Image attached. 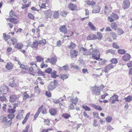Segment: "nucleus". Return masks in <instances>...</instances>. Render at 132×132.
Instances as JSON below:
<instances>
[{"instance_id":"f257e3e1","label":"nucleus","mask_w":132,"mask_h":132,"mask_svg":"<svg viewBox=\"0 0 132 132\" xmlns=\"http://www.w3.org/2000/svg\"><path fill=\"white\" fill-rule=\"evenodd\" d=\"M92 58L96 60H100L102 59L100 58V54L99 51L97 49L93 50L92 51Z\"/></svg>"},{"instance_id":"f03ea898","label":"nucleus","mask_w":132,"mask_h":132,"mask_svg":"<svg viewBox=\"0 0 132 132\" xmlns=\"http://www.w3.org/2000/svg\"><path fill=\"white\" fill-rule=\"evenodd\" d=\"M79 48L80 52L82 53L84 55H90L92 54V53L89 50H87L82 47H79Z\"/></svg>"},{"instance_id":"7ed1b4c3","label":"nucleus","mask_w":132,"mask_h":132,"mask_svg":"<svg viewBox=\"0 0 132 132\" xmlns=\"http://www.w3.org/2000/svg\"><path fill=\"white\" fill-rule=\"evenodd\" d=\"M92 88V92L93 94L97 95H99L101 94V89L99 87L95 86Z\"/></svg>"},{"instance_id":"20e7f679","label":"nucleus","mask_w":132,"mask_h":132,"mask_svg":"<svg viewBox=\"0 0 132 132\" xmlns=\"http://www.w3.org/2000/svg\"><path fill=\"white\" fill-rule=\"evenodd\" d=\"M111 63H110L105 67L104 69L102 70V72H104L105 73L108 72L111 69H113L115 66Z\"/></svg>"},{"instance_id":"39448f33","label":"nucleus","mask_w":132,"mask_h":132,"mask_svg":"<svg viewBox=\"0 0 132 132\" xmlns=\"http://www.w3.org/2000/svg\"><path fill=\"white\" fill-rule=\"evenodd\" d=\"M56 80L51 82L48 87V89L50 90H52L55 88L57 86V83H55Z\"/></svg>"},{"instance_id":"423d86ee","label":"nucleus","mask_w":132,"mask_h":132,"mask_svg":"<svg viewBox=\"0 0 132 132\" xmlns=\"http://www.w3.org/2000/svg\"><path fill=\"white\" fill-rule=\"evenodd\" d=\"M130 2L129 0H124L122 4V7L124 9L129 8L130 6Z\"/></svg>"},{"instance_id":"0eeeda50","label":"nucleus","mask_w":132,"mask_h":132,"mask_svg":"<svg viewBox=\"0 0 132 132\" xmlns=\"http://www.w3.org/2000/svg\"><path fill=\"white\" fill-rule=\"evenodd\" d=\"M118 97L119 96L115 94L110 98V101L112 104L114 103L116 101L118 102L119 101Z\"/></svg>"},{"instance_id":"6e6552de","label":"nucleus","mask_w":132,"mask_h":132,"mask_svg":"<svg viewBox=\"0 0 132 132\" xmlns=\"http://www.w3.org/2000/svg\"><path fill=\"white\" fill-rule=\"evenodd\" d=\"M9 90L8 87L6 86H3L0 88V90L2 94H6Z\"/></svg>"},{"instance_id":"1a4fd4ad","label":"nucleus","mask_w":132,"mask_h":132,"mask_svg":"<svg viewBox=\"0 0 132 132\" xmlns=\"http://www.w3.org/2000/svg\"><path fill=\"white\" fill-rule=\"evenodd\" d=\"M131 58V55L128 53H126L122 57V60L124 61H128Z\"/></svg>"},{"instance_id":"9d476101","label":"nucleus","mask_w":132,"mask_h":132,"mask_svg":"<svg viewBox=\"0 0 132 132\" xmlns=\"http://www.w3.org/2000/svg\"><path fill=\"white\" fill-rule=\"evenodd\" d=\"M17 96L15 95H11L10 97L9 101L11 102H14L18 98Z\"/></svg>"},{"instance_id":"9b49d317","label":"nucleus","mask_w":132,"mask_h":132,"mask_svg":"<svg viewBox=\"0 0 132 132\" xmlns=\"http://www.w3.org/2000/svg\"><path fill=\"white\" fill-rule=\"evenodd\" d=\"M59 29L60 32L63 33L64 34H66L67 33L68 30L67 28L64 25L61 26L59 28Z\"/></svg>"},{"instance_id":"f8f14e48","label":"nucleus","mask_w":132,"mask_h":132,"mask_svg":"<svg viewBox=\"0 0 132 132\" xmlns=\"http://www.w3.org/2000/svg\"><path fill=\"white\" fill-rule=\"evenodd\" d=\"M78 52L74 50H71L70 51L71 57L72 58L77 56Z\"/></svg>"},{"instance_id":"ddd939ff","label":"nucleus","mask_w":132,"mask_h":132,"mask_svg":"<svg viewBox=\"0 0 132 132\" xmlns=\"http://www.w3.org/2000/svg\"><path fill=\"white\" fill-rule=\"evenodd\" d=\"M97 39V36L95 35L91 34L89 35L87 39L88 40H95Z\"/></svg>"},{"instance_id":"4468645a","label":"nucleus","mask_w":132,"mask_h":132,"mask_svg":"<svg viewBox=\"0 0 132 132\" xmlns=\"http://www.w3.org/2000/svg\"><path fill=\"white\" fill-rule=\"evenodd\" d=\"M5 67L8 70H10L13 69V66L11 63L8 62L5 65Z\"/></svg>"},{"instance_id":"2eb2a0df","label":"nucleus","mask_w":132,"mask_h":132,"mask_svg":"<svg viewBox=\"0 0 132 132\" xmlns=\"http://www.w3.org/2000/svg\"><path fill=\"white\" fill-rule=\"evenodd\" d=\"M53 13V11L50 10H48L45 11L44 12V14L46 16L50 17L52 15V13Z\"/></svg>"},{"instance_id":"dca6fc26","label":"nucleus","mask_w":132,"mask_h":132,"mask_svg":"<svg viewBox=\"0 0 132 132\" xmlns=\"http://www.w3.org/2000/svg\"><path fill=\"white\" fill-rule=\"evenodd\" d=\"M100 8L98 6L96 5L95 7L92 11V12L93 13H99L100 11Z\"/></svg>"},{"instance_id":"f3484780","label":"nucleus","mask_w":132,"mask_h":132,"mask_svg":"<svg viewBox=\"0 0 132 132\" xmlns=\"http://www.w3.org/2000/svg\"><path fill=\"white\" fill-rule=\"evenodd\" d=\"M34 70H35V72H37L39 76H44V72L39 69L37 68L36 69H34Z\"/></svg>"},{"instance_id":"a211bd4d","label":"nucleus","mask_w":132,"mask_h":132,"mask_svg":"<svg viewBox=\"0 0 132 132\" xmlns=\"http://www.w3.org/2000/svg\"><path fill=\"white\" fill-rule=\"evenodd\" d=\"M27 70L29 71V73L30 74L33 75V76H35V75L33 74L34 73H35V70L33 69V67H28L27 68Z\"/></svg>"},{"instance_id":"6ab92c4d","label":"nucleus","mask_w":132,"mask_h":132,"mask_svg":"<svg viewBox=\"0 0 132 132\" xmlns=\"http://www.w3.org/2000/svg\"><path fill=\"white\" fill-rule=\"evenodd\" d=\"M49 112L51 115L54 116L57 113V111L56 109L53 108L50 109Z\"/></svg>"},{"instance_id":"aec40b11","label":"nucleus","mask_w":132,"mask_h":132,"mask_svg":"<svg viewBox=\"0 0 132 132\" xmlns=\"http://www.w3.org/2000/svg\"><path fill=\"white\" fill-rule=\"evenodd\" d=\"M23 47V44L21 43H18L16 44L14 46V48L18 50L21 49Z\"/></svg>"},{"instance_id":"412c9836","label":"nucleus","mask_w":132,"mask_h":132,"mask_svg":"<svg viewBox=\"0 0 132 132\" xmlns=\"http://www.w3.org/2000/svg\"><path fill=\"white\" fill-rule=\"evenodd\" d=\"M91 106L95 109L99 111H101L102 109L99 105H97L94 104H90Z\"/></svg>"},{"instance_id":"4be33fe9","label":"nucleus","mask_w":132,"mask_h":132,"mask_svg":"<svg viewBox=\"0 0 132 132\" xmlns=\"http://www.w3.org/2000/svg\"><path fill=\"white\" fill-rule=\"evenodd\" d=\"M38 45L39 44L38 41L35 40L33 42L32 44L31 45V47H32L37 48Z\"/></svg>"},{"instance_id":"5701e85b","label":"nucleus","mask_w":132,"mask_h":132,"mask_svg":"<svg viewBox=\"0 0 132 132\" xmlns=\"http://www.w3.org/2000/svg\"><path fill=\"white\" fill-rule=\"evenodd\" d=\"M69 7L72 10H75L76 9V6L75 4L70 3L69 6Z\"/></svg>"},{"instance_id":"b1692460","label":"nucleus","mask_w":132,"mask_h":132,"mask_svg":"<svg viewBox=\"0 0 132 132\" xmlns=\"http://www.w3.org/2000/svg\"><path fill=\"white\" fill-rule=\"evenodd\" d=\"M9 18L18 17L14 12L12 10H11L9 13Z\"/></svg>"},{"instance_id":"393cba45","label":"nucleus","mask_w":132,"mask_h":132,"mask_svg":"<svg viewBox=\"0 0 132 132\" xmlns=\"http://www.w3.org/2000/svg\"><path fill=\"white\" fill-rule=\"evenodd\" d=\"M14 77H13V78L11 79L12 80V82L10 83L9 85L12 87H13L18 86V85L15 84L14 82Z\"/></svg>"},{"instance_id":"a878e982","label":"nucleus","mask_w":132,"mask_h":132,"mask_svg":"<svg viewBox=\"0 0 132 132\" xmlns=\"http://www.w3.org/2000/svg\"><path fill=\"white\" fill-rule=\"evenodd\" d=\"M17 18L18 17L9 18V21L15 24L18 22L17 20Z\"/></svg>"},{"instance_id":"bb28decb","label":"nucleus","mask_w":132,"mask_h":132,"mask_svg":"<svg viewBox=\"0 0 132 132\" xmlns=\"http://www.w3.org/2000/svg\"><path fill=\"white\" fill-rule=\"evenodd\" d=\"M111 27L113 29L116 30L117 29V25L116 22H113L111 24Z\"/></svg>"},{"instance_id":"cd10ccee","label":"nucleus","mask_w":132,"mask_h":132,"mask_svg":"<svg viewBox=\"0 0 132 132\" xmlns=\"http://www.w3.org/2000/svg\"><path fill=\"white\" fill-rule=\"evenodd\" d=\"M22 112H20L16 116L17 118L19 119H21L23 118V110H21Z\"/></svg>"},{"instance_id":"c85d7f7f","label":"nucleus","mask_w":132,"mask_h":132,"mask_svg":"<svg viewBox=\"0 0 132 132\" xmlns=\"http://www.w3.org/2000/svg\"><path fill=\"white\" fill-rule=\"evenodd\" d=\"M88 24L90 27L91 29L92 30L95 31L96 30V28L94 26L92 22H89Z\"/></svg>"},{"instance_id":"c756f323","label":"nucleus","mask_w":132,"mask_h":132,"mask_svg":"<svg viewBox=\"0 0 132 132\" xmlns=\"http://www.w3.org/2000/svg\"><path fill=\"white\" fill-rule=\"evenodd\" d=\"M53 12L54 13L53 14V17L55 19H57L58 18L59 16V12L58 11H54Z\"/></svg>"},{"instance_id":"7c9ffc66","label":"nucleus","mask_w":132,"mask_h":132,"mask_svg":"<svg viewBox=\"0 0 132 132\" xmlns=\"http://www.w3.org/2000/svg\"><path fill=\"white\" fill-rule=\"evenodd\" d=\"M3 37L4 40L5 41H7V42H8L7 40L9 39H10H10H11L9 35H6L5 33H4L3 34Z\"/></svg>"},{"instance_id":"2f4dec72","label":"nucleus","mask_w":132,"mask_h":132,"mask_svg":"<svg viewBox=\"0 0 132 132\" xmlns=\"http://www.w3.org/2000/svg\"><path fill=\"white\" fill-rule=\"evenodd\" d=\"M30 114V112H29L27 114L24 119L22 122V123L23 124H24L26 123L27 120L28 119L29 117Z\"/></svg>"},{"instance_id":"473e14b6","label":"nucleus","mask_w":132,"mask_h":132,"mask_svg":"<svg viewBox=\"0 0 132 132\" xmlns=\"http://www.w3.org/2000/svg\"><path fill=\"white\" fill-rule=\"evenodd\" d=\"M39 45H44L46 43V41L45 39H43L39 41H38Z\"/></svg>"},{"instance_id":"72a5a7b5","label":"nucleus","mask_w":132,"mask_h":132,"mask_svg":"<svg viewBox=\"0 0 132 132\" xmlns=\"http://www.w3.org/2000/svg\"><path fill=\"white\" fill-rule=\"evenodd\" d=\"M36 59L37 60V62H40L43 61L44 58L40 56H37L36 57Z\"/></svg>"},{"instance_id":"f704fd0d","label":"nucleus","mask_w":132,"mask_h":132,"mask_svg":"<svg viewBox=\"0 0 132 132\" xmlns=\"http://www.w3.org/2000/svg\"><path fill=\"white\" fill-rule=\"evenodd\" d=\"M97 39L99 40H101L103 38V36L101 33L100 32H98L97 33Z\"/></svg>"},{"instance_id":"c9c22d12","label":"nucleus","mask_w":132,"mask_h":132,"mask_svg":"<svg viewBox=\"0 0 132 132\" xmlns=\"http://www.w3.org/2000/svg\"><path fill=\"white\" fill-rule=\"evenodd\" d=\"M111 15V16L114 20H117L119 18V16L116 14L114 13H112Z\"/></svg>"},{"instance_id":"e433bc0d","label":"nucleus","mask_w":132,"mask_h":132,"mask_svg":"<svg viewBox=\"0 0 132 132\" xmlns=\"http://www.w3.org/2000/svg\"><path fill=\"white\" fill-rule=\"evenodd\" d=\"M22 97H23V100H26L27 98L29 97V95L26 92H24L22 95Z\"/></svg>"},{"instance_id":"4c0bfd02","label":"nucleus","mask_w":132,"mask_h":132,"mask_svg":"<svg viewBox=\"0 0 132 132\" xmlns=\"http://www.w3.org/2000/svg\"><path fill=\"white\" fill-rule=\"evenodd\" d=\"M110 36L112 37L113 39H116L117 37V34L114 32H111L110 34Z\"/></svg>"},{"instance_id":"58836bf2","label":"nucleus","mask_w":132,"mask_h":132,"mask_svg":"<svg viewBox=\"0 0 132 132\" xmlns=\"http://www.w3.org/2000/svg\"><path fill=\"white\" fill-rule=\"evenodd\" d=\"M76 47V44L71 42L70 44V45L68 46V48L70 49H73L75 48Z\"/></svg>"},{"instance_id":"ea45409f","label":"nucleus","mask_w":132,"mask_h":132,"mask_svg":"<svg viewBox=\"0 0 132 132\" xmlns=\"http://www.w3.org/2000/svg\"><path fill=\"white\" fill-rule=\"evenodd\" d=\"M57 61V59L56 57H52L51 59V63L53 64H56V62Z\"/></svg>"},{"instance_id":"a19ab883","label":"nucleus","mask_w":132,"mask_h":132,"mask_svg":"<svg viewBox=\"0 0 132 132\" xmlns=\"http://www.w3.org/2000/svg\"><path fill=\"white\" fill-rule=\"evenodd\" d=\"M86 2L88 5L92 6L95 5L96 4L95 2L93 1H91L89 0L87 1Z\"/></svg>"},{"instance_id":"79ce46f5","label":"nucleus","mask_w":132,"mask_h":132,"mask_svg":"<svg viewBox=\"0 0 132 132\" xmlns=\"http://www.w3.org/2000/svg\"><path fill=\"white\" fill-rule=\"evenodd\" d=\"M125 99L126 101L129 102L132 100V97L130 95H129L127 97H125Z\"/></svg>"},{"instance_id":"37998d69","label":"nucleus","mask_w":132,"mask_h":132,"mask_svg":"<svg viewBox=\"0 0 132 132\" xmlns=\"http://www.w3.org/2000/svg\"><path fill=\"white\" fill-rule=\"evenodd\" d=\"M82 108L87 111H89L91 110L85 104H83L82 105Z\"/></svg>"},{"instance_id":"c03bdc74","label":"nucleus","mask_w":132,"mask_h":132,"mask_svg":"<svg viewBox=\"0 0 132 132\" xmlns=\"http://www.w3.org/2000/svg\"><path fill=\"white\" fill-rule=\"evenodd\" d=\"M3 94H0V99L1 101L2 102L6 101V97L4 96Z\"/></svg>"},{"instance_id":"a18cd8bd","label":"nucleus","mask_w":132,"mask_h":132,"mask_svg":"<svg viewBox=\"0 0 132 132\" xmlns=\"http://www.w3.org/2000/svg\"><path fill=\"white\" fill-rule=\"evenodd\" d=\"M62 116L65 119H68L71 116L68 113H65L63 114L62 115Z\"/></svg>"},{"instance_id":"49530a36","label":"nucleus","mask_w":132,"mask_h":132,"mask_svg":"<svg viewBox=\"0 0 132 132\" xmlns=\"http://www.w3.org/2000/svg\"><path fill=\"white\" fill-rule=\"evenodd\" d=\"M71 101L75 105H76L78 101V98L76 97L75 99L71 100Z\"/></svg>"},{"instance_id":"de8ad7c7","label":"nucleus","mask_w":132,"mask_h":132,"mask_svg":"<svg viewBox=\"0 0 132 132\" xmlns=\"http://www.w3.org/2000/svg\"><path fill=\"white\" fill-rule=\"evenodd\" d=\"M68 78V76L67 74H64L61 75L60 78L64 81V79H65Z\"/></svg>"},{"instance_id":"09e8293b","label":"nucleus","mask_w":132,"mask_h":132,"mask_svg":"<svg viewBox=\"0 0 132 132\" xmlns=\"http://www.w3.org/2000/svg\"><path fill=\"white\" fill-rule=\"evenodd\" d=\"M100 61L99 62V64L100 65H102L105 64L107 62V61L106 60H102V59L98 60Z\"/></svg>"},{"instance_id":"8fccbe9b","label":"nucleus","mask_w":132,"mask_h":132,"mask_svg":"<svg viewBox=\"0 0 132 132\" xmlns=\"http://www.w3.org/2000/svg\"><path fill=\"white\" fill-rule=\"evenodd\" d=\"M118 52L120 54H123L126 53V51L123 49H119L118 51Z\"/></svg>"},{"instance_id":"3c124183","label":"nucleus","mask_w":132,"mask_h":132,"mask_svg":"<svg viewBox=\"0 0 132 132\" xmlns=\"http://www.w3.org/2000/svg\"><path fill=\"white\" fill-rule=\"evenodd\" d=\"M57 72L56 71H54V72H52L51 74V77L53 78H56L57 77L56 74Z\"/></svg>"},{"instance_id":"603ef678","label":"nucleus","mask_w":132,"mask_h":132,"mask_svg":"<svg viewBox=\"0 0 132 132\" xmlns=\"http://www.w3.org/2000/svg\"><path fill=\"white\" fill-rule=\"evenodd\" d=\"M7 120L6 117L3 116H1L0 117V121L2 122H5Z\"/></svg>"},{"instance_id":"864d4df0","label":"nucleus","mask_w":132,"mask_h":132,"mask_svg":"<svg viewBox=\"0 0 132 132\" xmlns=\"http://www.w3.org/2000/svg\"><path fill=\"white\" fill-rule=\"evenodd\" d=\"M104 12L106 15H107L110 12L108 8L106 5H105V7Z\"/></svg>"},{"instance_id":"5fc2aeb1","label":"nucleus","mask_w":132,"mask_h":132,"mask_svg":"<svg viewBox=\"0 0 132 132\" xmlns=\"http://www.w3.org/2000/svg\"><path fill=\"white\" fill-rule=\"evenodd\" d=\"M110 62L112 63V64H116L118 62V61L117 59L113 58L110 60Z\"/></svg>"},{"instance_id":"6e6d98bb","label":"nucleus","mask_w":132,"mask_h":132,"mask_svg":"<svg viewBox=\"0 0 132 132\" xmlns=\"http://www.w3.org/2000/svg\"><path fill=\"white\" fill-rule=\"evenodd\" d=\"M28 15L29 18L30 19L32 20H34L35 18L34 16V15L31 13H28Z\"/></svg>"},{"instance_id":"4d7b16f0","label":"nucleus","mask_w":132,"mask_h":132,"mask_svg":"<svg viewBox=\"0 0 132 132\" xmlns=\"http://www.w3.org/2000/svg\"><path fill=\"white\" fill-rule=\"evenodd\" d=\"M30 64L31 66L34 65V67H34L35 69H36L37 68V65L36 63L35 62H32L30 63Z\"/></svg>"},{"instance_id":"13d9d810","label":"nucleus","mask_w":132,"mask_h":132,"mask_svg":"<svg viewBox=\"0 0 132 132\" xmlns=\"http://www.w3.org/2000/svg\"><path fill=\"white\" fill-rule=\"evenodd\" d=\"M112 120V118L111 117L108 116L106 118V120L107 122H110Z\"/></svg>"},{"instance_id":"bf43d9fd","label":"nucleus","mask_w":132,"mask_h":132,"mask_svg":"<svg viewBox=\"0 0 132 132\" xmlns=\"http://www.w3.org/2000/svg\"><path fill=\"white\" fill-rule=\"evenodd\" d=\"M124 33L123 30L120 28L118 29V34L119 35H121Z\"/></svg>"},{"instance_id":"052dcab7","label":"nucleus","mask_w":132,"mask_h":132,"mask_svg":"<svg viewBox=\"0 0 132 132\" xmlns=\"http://www.w3.org/2000/svg\"><path fill=\"white\" fill-rule=\"evenodd\" d=\"M108 21L110 22H112L114 21V20L111 16L110 15V16H109L108 18Z\"/></svg>"},{"instance_id":"680f3d73","label":"nucleus","mask_w":132,"mask_h":132,"mask_svg":"<svg viewBox=\"0 0 132 132\" xmlns=\"http://www.w3.org/2000/svg\"><path fill=\"white\" fill-rule=\"evenodd\" d=\"M68 13L65 11H62L61 13V15L65 17L67 15Z\"/></svg>"},{"instance_id":"e2e57ef3","label":"nucleus","mask_w":132,"mask_h":132,"mask_svg":"<svg viewBox=\"0 0 132 132\" xmlns=\"http://www.w3.org/2000/svg\"><path fill=\"white\" fill-rule=\"evenodd\" d=\"M10 40L11 42V43L13 44L14 45L16 44L17 42V40L16 38H13L12 39H11Z\"/></svg>"},{"instance_id":"0e129e2a","label":"nucleus","mask_w":132,"mask_h":132,"mask_svg":"<svg viewBox=\"0 0 132 132\" xmlns=\"http://www.w3.org/2000/svg\"><path fill=\"white\" fill-rule=\"evenodd\" d=\"M35 91L37 93H39L40 92V89L38 87V86H37L35 87Z\"/></svg>"},{"instance_id":"69168bd1","label":"nucleus","mask_w":132,"mask_h":132,"mask_svg":"<svg viewBox=\"0 0 132 132\" xmlns=\"http://www.w3.org/2000/svg\"><path fill=\"white\" fill-rule=\"evenodd\" d=\"M83 115L85 117H86L88 119H90V117L87 113L85 111L83 112Z\"/></svg>"},{"instance_id":"338daca9","label":"nucleus","mask_w":132,"mask_h":132,"mask_svg":"<svg viewBox=\"0 0 132 132\" xmlns=\"http://www.w3.org/2000/svg\"><path fill=\"white\" fill-rule=\"evenodd\" d=\"M29 127V125H27L25 129L22 131V132H28Z\"/></svg>"},{"instance_id":"774afa93","label":"nucleus","mask_w":132,"mask_h":132,"mask_svg":"<svg viewBox=\"0 0 132 132\" xmlns=\"http://www.w3.org/2000/svg\"><path fill=\"white\" fill-rule=\"evenodd\" d=\"M127 65L129 68L132 67V61H129L127 63Z\"/></svg>"}]
</instances>
